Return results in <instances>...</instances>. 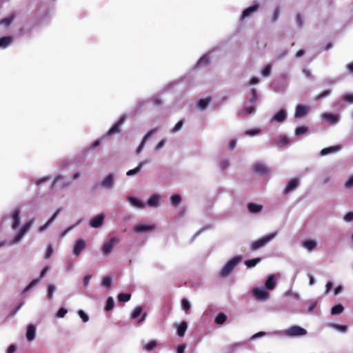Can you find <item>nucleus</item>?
I'll use <instances>...</instances> for the list:
<instances>
[{"label": "nucleus", "mask_w": 353, "mask_h": 353, "mask_svg": "<svg viewBox=\"0 0 353 353\" xmlns=\"http://www.w3.org/2000/svg\"><path fill=\"white\" fill-rule=\"evenodd\" d=\"M277 234V232H273L268 235L264 236L262 238L254 241L250 245L251 250H256L272 241Z\"/></svg>", "instance_id": "1"}, {"label": "nucleus", "mask_w": 353, "mask_h": 353, "mask_svg": "<svg viewBox=\"0 0 353 353\" xmlns=\"http://www.w3.org/2000/svg\"><path fill=\"white\" fill-rule=\"evenodd\" d=\"M241 260V258L240 256H236L230 260L221 270V276L225 277L229 275L234 269V268L239 264Z\"/></svg>", "instance_id": "2"}, {"label": "nucleus", "mask_w": 353, "mask_h": 353, "mask_svg": "<svg viewBox=\"0 0 353 353\" xmlns=\"http://www.w3.org/2000/svg\"><path fill=\"white\" fill-rule=\"evenodd\" d=\"M34 223V219H30L28 222H26L23 227L20 229L17 234L14 236V238L12 239V243H18L23 236L26 234V233L30 230L32 225Z\"/></svg>", "instance_id": "3"}, {"label": "nucleus", "mask_w": 353, "mask_h": 353, "mask_svg": "<svg viewBox=\"0 0 353 353\" xmlns=\"http://www.w3.org/2000/svg\"><path fill=\"white\" fill-rule=\"evenodd\" d=\"M306 333L307 332L304 328L297 325L292 326L286 330V334L290 336H303L305 335Z\"/></svg>", "instance_id": "4"}, {"label": "nucleus", "mask_w": 353, "mask_h": 353, "mask_svg": "<svg viewBox=\"0 0 353 353\" xmlns=\"http://www.w3.org/2000/svg\"><path fill=\"white\" fill-rule=\"evenodd\" d=\"M259 8V3H254L251 6L245 9L242 14L240 17V21H243L245 18L251 16L254 13L256 12Z\"/></svg>", "instance_id": "5"}, {"label": "nucleus", "mask_w": 353, "mask_h": 353, "mask_svg": "<svg viewBox=\"0 0 353 353\" xmlns=\"http://www.w3.org/2000/svg\"><path fill=\"white\" fill-rule=\"evenodd\" d=\"M85 248V241L83 239H78L74 245L73 254L76 256H78Z\"/></svg>", "instance_id": "6"}, {"label": "nucleus", "mask_w": 353, "mask_h": 353, "mask_svg": "<svg viewBox=\"0 0 353 353\" xmlns=\"http://www.w3.org/2000/svg\"><path fill=\"white\" fill-rule=\"evenodd\" d=\"M125 120V118L124 117H121L107 132V136L110 137L114 134L119 133L120 132V127L123 124Z\"/></svg>", "instance_id": "7"}, {"label": "nucleus", "mask_w": 353, "mask_h": 353, "mask_svg": "<svg viewBox=\"0 0 353 353\" xmlns=\"http://www.w3.org/2000/svg\"><path fill=\"white\" fill-rule=\"evenodd\" d=\"M252 292L255 298L259 300L265 301L269 297V293L263 288H254Z\"/></svg>", "instance_id": "8"}, {"label": "nucleus", "mask_w": 353, "mask_h": 353, "mask_svg": "<svg viewBox=\"0 0 353 353\" xmlns=\"http://www.w3.org/2000/svg\"><path fill=\"white\" fill-rule=\"evenodd\" d=\"M117 241H118L117 239H116L115 237H113V238L110 239L108 242H105L103 244V248H102L103 252L105 254H110L112 252L113 247L117 243Z\"/></svg>", "instance_id": "9"}, {"label": "nucleus", "mask_w": 353, "mask_h": 353, "mask_svg": "<svg viewBox=\"0 0 353 353\" xmlns=\"http://www.w3.org/2000/svg\"><path fill=\"white\" fill-rule=\"evenodd\" d=\"M299 181L297 179H291L284 188L283 192L288 194L290 192L294 191L298 187Z\"/></svg>", "instance_id": "10"}, {"label": "nucleus", "mask_w": 353, "mask_h": 353, "mask_svg": "<svg viewBox=\"0 0 353 353\" xmlns=\"http://www.w3.org/2000/svg\"><path fill=\"white\" fill-rule=\"evenodd\" d=\"M308 112H309V108L307 106L303 105L302 104H299L296 107L294 117L295 118L302 117L305 116V114H307Z\"/></svg>", "instance_id": "11"}, {"label": "nucleus", "mask_w": 353, "mask_h": 353, "mask_svg": "<svg viewBox=\"0 0 353 353\" xmlns=\"http://www.w3.org/2000/svg\"><path fill=\"white\" fill-rule=\"evenodd\" d=\"M156 227L154 225L139 224L134 227V231L140 233L154 230Z\"/></svg>", "instance_id": "12"}, {"label": "nucleus", "mask_w": 353, "mask_h": 353, "mask_svg": "<svg viewBox=\"0 0 353 353\" xmlns=\"http://www.w3.org/2000/svg\"><path fill=\"white\" fill-rule=\"evenodd\" d=\"M105 216L103 214H99L93 219H90V225L91 227L97 228L102 225Z\"/></svg>", "instance_id": "13"}, {"label": "nucleus", "mask_w": 353, "mask_h": 353, "mask_svg": "<svg viewBox=\"0 0 353 353\" xmlns=\"http://www.w3.org/2000/svg\"><path fill=\"white\" fill-rule=\"evenodd\" d=\"M253 171L256 174H267L268 173V169L267 167L261 163H256L252 166Z\"/></svg>", "instance_id": "14"}, {"label": "nucleus", "mask_w": 353, "mask_h": 353, "mask_svg": "<svg viewBox=\"0 0 353 353\" xmlns=\"http://www.w3.org/2000/svg\"><path fill=\"white\" fill-rule=\"evenodd\" d=\"M114 175L113 174H109L106 177L101 181V185L107 189L111 188L114 184Z\"/></svg>", "instance_id": "15"}, {"label": "nucleus", "mask_w": 353, "mask_h": 353, "mask_svg": "<svg viewBox=\"0 0 353 353\" xmlns=\"http://www.w3.org/2000/svg\"><path fill=\"white\" fill-rule=\"evenodd\" d=\"M20 210L19 209H17L15 210L12 214V228L13 230H15L17 229L19 225V223H20V218H19V216H20Z\"/></svg>", "instance_id": "16"}, {"label": "nucleus", "mask_w": 353, "mask_h": 353, "mask_svg": "<svg viewBox=\"0 0 353 353\" xmlns=\"http://www.w3.org/2000/svg\"><path fill=\"white\" fill-rule=\"evenodd\" d=\"M156 132H157V129H152V130H150L149 132H147V134L144 136L141 143H140V145L137 148V153H139V152H141V150H143V148L144 147L145 141L148 139V138L151 135H152L153 134H154Z\"/></svg>", "instance_id": "17"}, {"label": "nucleus", "mask_w": 353, "mask_h": 353, "mask_svg": "<svg viewBox=\"0 0 353 353\" xmlns=\"http://www.w3.org/2000/svg\"><path fill=\"white\" fill-rule=\"evenodd\" d=\"M287 117L286 111L284 109L280 110L272 118V120L277 122H283Z\"/></svg>", "instance_id": "18"}, {"label": "nucleus", "mask_w": 353, "mask_h": 353, "mask_svg": "<svg viewBox=\"0 0 353 353\" xmlns=\"http://www.w3.org/2000/svg\"><path fill=\"white\" fill-rule=\"evenodd\" d=\"M36 327L34 325L30 324L27 327L26 338L28 341L34 340L35 337Z\"/></svg>", "instance_id": "19"}, {"label": "nucleus", "mask_w": 353, "mask_h": 353, "mask_svg": "<svg viewBox=\"0 0 353 353\" xmlns=\"http://www.w3.org/2000/svg\"><path fill=\"white\" fill-rule=\"evenodd\" d=\"M147 163H148L147 160H144V161L140 162L135 168L128 170L126 174L128 176H132V175L137 174L138 172H139L141 171L143 166L145 164H146Z\"/></svg>", "instance_id": "20"}, {"label": "nucleus", "mask_w": 353, "mask_h": 353, "mask_svg": "<svg viewBox=\"0 0 353 353\" xmlns=\"http://www.w3.org/2000/svg\"><path fill=\"white\" fill-rule=\"evenodd\" d=\"M60 210H61L60 209H57L55 211V212L53 214L52 217L46 223V224H44L43 225L41 226L39 228V232H42L44 230H46L54 221V220L56 219V217L57 216V215L60 212Z\"/></svg>", "instance_id": "21"}, {"label": "nucleus", "mask_w": 353, "mask_h": 353, "mask_svg": "<svg viewBox=\"0 0 353 353\" xmlns=\"http://www.w3.org/2000/svg\"><path fill=\"white\" fill-rule=\"evenodd\" d=\"M12 37L10 36L3 37L0 38V48H6L12 42Z\"/></svg>", "instance_id": "22"}, {"label": "nucleus", "mask_w": 353, "mask_h": 353, "mask_svg": "<svg viewBox=\"0 0 353 353\" xmlns=\"http://www.w3.org/2000/svg\"><path fill=\"white\" fill-rule=\"evenodd\" d=\"M262 205L254 203H250L248 205V209L251 213H259L262 210Z\"/></svg>", "instance_id": "23"}, {"label": "nucleus", "mask_w": 353, "mask_h": 353, "mask_svg": "<svg viewBox=\"0 0 353 353\" xmlns=\"http://www.w3.org/2000/svg\"><path fill=\"white\" fill-rule=\"evenodd\" d=\"M276 285V279L274 275H270L268 276V279L265 281V286L268 290H272L275 287Z\"/></svg>", "instance_id": "24"}, {"label": "nucleus", "mask_w": 353, "mask_h": 353, "mask_svg": "<svg viewBox=\"0 0 353 353\" xmlns=\"http://www.w3.org/2000/svg\"><path fill=\"white\" fill-rule=\"evenodd\" d=\"M317 245V243L313 240H305L303 242V246L308 250L311 251Z\"/></svg>", "instance_id": "25"}, {"label": "nucleus", "mask_w": 353, "mask_h": 353, "mask_svg": "<svg viewBox=\"0 0 353 353\" xmlns=\"http://www.w3.org/2000/svg\"><path fill=\"white\" fill-rule=\"evenodd\" d=\"M226 320H227V316L224 313L220 312L216 316V318L214 319V322L217 325H221L223 323H225Z\"/></svg>", "instance_id": "26"}, {"label": "nucleus", "mask_w": 353, "mask_h": 353, "mask_svg": "<svg viewBox=\"0 0 353 353\" xmlns=\"http://www.w3.org/2000/svg\"><path fill=\"white\" fill-rule=\"evenodd\" d=\"M187 327H188V325H187V323L186 322L183 321V322H181L179 325L178 326V329H177V334L179 336H183L184 334H185V332L187 330Z\"/></svg>", "instance_id": "27"}, {"label": "nucleus", "mask_w": 353, "mask_h": 353, "mask_svg": "<svg viewBox=\"0 0 353 353\" xmlns=\"http://www.w3.org/2000/svg\"><path fill=\"white\" fill-rule=\"evenodd\" d=\"M339 150V147H337V146H332V147L325 148H323V150H321V154L322 156H325L330 153L337 152Z\"/></svg>", "instance_id": "28"}, {"label": "nucleus", "mask_w": 353, "mask_h": 353, "mask_svg": "<svg viewBox=\"0 0 353 353\" xmlns=\"http://www.w3.org/2000/svg\"><path fill=\"white\" fill-rule=\"evenodd\" d=\"M210 100H211L210 97L200 99L198 101V104H197L198 108L201 110L205 109L206 107L208 106V105L209 104Z\"/></svg>", "instance_id": "29"}, {"label": "nucleus", "mask_w": 353, "mask_h": 353, "mask_svg": "<svg viewBox=\"0 0 353 353\" xmlns=\"http://www.w3.org/2000/svg\"><path fill=\"white\" fill-rule=\"evenodd\" d=\"M343 307L341 304H338L332 307L331 310V314L332 315H338L343 312Z\"/></svg>", "instance_id": "30"}, {"label": "nucleus", "mask_w": 353, "mask_h": 353, "mask_svg": "<svg viewBox=\"0 0 353 353\" xmlns=\"http://www.w3.org/2000/svg\"><path fill=\"white\" fill-rule=\"evenodd\" d=\"M159 197L157 194H153L148 200V205L153 207L157 205L159 203Z\"/></svg>", "instance_id": "31"}, {"label": "nucleus", "mask_w": 353, "mask_h": 353, "mask_svg": "<svg viewBox=\"0 0 353 353\" xmlns=\"http://www.w3.org/2000/svg\"><path fill=\"white\" fill-rule=\"evenodd\" d=\"M323 118L330 123H336L338 121L337 116L332 113H326Z\"/></svg>", "instance_id": "32"}, {"label": "nucleus", "mask_w": 353, "mask_h": 353, "mask_svg": "<svg viewBox=\"0 0 353 353\" xmlns=\"http://www.w3.org/2000/svg\"><path fill=\"white\" fill-rule=\"evenodd\" d=\"M157 346V343L155 340L150 341L148 344L145 345L143 350L150 352Z\"/></svg>", "instance_id": "33"}, {"label": "nucleus", "mask_w": 353, "mask_h": 353, "mask_svg": "<svg viewBox=\"0 0 353 353\" xmlns=\"http://www.w3.org/2000/svg\"><path fill=\"white\" fill-rule=\"evenodd\" d=\"M260 261V258H255L245 261V264L247 265L248 268H253Z\"/></svg>", "instance_id": "34"}, {"label": "nucleus", "mask_w": 353, "mask_h": 353, "mask_svg": "<svg viewBox=\"0 0 353 353\" xmlns=\"http://www.w3.org/2000/svg\"><path fill=\"white\" fill-rule=\"evenodd\" d=\"M114 302L112 297L110 296L108 298L106 301V305L105 307V310L106 311L112 310L114 308Z\"/></svg>", "instance_id": "35"}, {"label": "nucleus", "mask_w": 353, "mask_h": 353, "mask_svg": "<svg viewBox=\"0 0 353 353\" xmlns=\"http://www.w3.org/2000/svg\"><path fill=\"white\" fill-rule=\"evenodd\" d=\"M171 203L174 206L178 205L181 201V197L179 194H174L170 197Z\"/></svg>", "instance_id": "36"}, {"label": "nucleus", "mask_w": 353, "mask_h": 353, "mask_svg": "<svg viewBox=\"0 0 353 353\" xmlns=\"http://www.w3.org/2000/svg\"><path fill=\"white\" fill-rule=\"evenodd\" d=\"M308 130L307 127L306 126H299L297 127L295 130V135L296 136H301L303 134H305Z\"/></svg>", "instance_id": "37"}, {"label": "nucleus", "mask_w": 353, "mask_h": 353, "mask_svg": "<svg viewBox=\"0 0 353 353\" xmlns=\"http://www.w3.org/2000/svg\"><path fill=\"white\" fill-rule=\"evenodd\" d=\"M130 298H131L130 294L120 293L118 295V300L120 302H127L130 299Z\"/></svg>", "instance_id": "38"}, {"label": "nucleus", "mask_w": 353, "mask_h": 353, "mask_svg": "<svg viewBox=\"0 0 353 353\" xmlns=\"http://www.w3.org/2000/svg\"><path fill=\"white\" fill-rule=\"evenodd\" d=\"M128 200L133 205L138 208H143V203L137 198H134L133 196H129Z\"/></svg>", "instance_id": "39"}, {"label": "nucleus", "mask_w": 353, "mask_h": 353, "mask_svg": "<svg viewBox=\"0 0 353 353\" xmlns=\"http://www.w3.org/2000/svg\"><path fill=\"white\" fill-rule=\"evenodd\" d=\"M14 18V15L12 14L10 17H6V18L1 19L0 23L4 24L6 26H8L12 22Z\"/></svg>", "instance_id": "40"}, {"label": "nucleus", "mask_w": 353, "mask_h": 353, "mask_svg": "<svg viewBox=\"0 0 353 353\" xmlns=\"http://www.w3.org/2000/svg\"><path fill=\"white\" fill-rule=\"evenodd\" d=\"M142 307L139 306L136 307L134 310H133V312L132 314V319H137L141 314L142 313Z\"/></svg>", "instance_id": "41"}, {"label": "nucleus", "mask_w": 353, "mask_h": 353, "mask_svg": "<svg viewBox=\"0 0 353 353\" xmlns=\"http://www.w3.org/2000/svg\"><path fill=\"white\" fill-rule=\"evenodd\" d=\"M102 285L105 287V288H110L112 285V279L110 276H105L103 279V281H102Z\"/></svg>", "instance_id": "42"}, {"label": "nucleus", "mask_w": 353, "mask_h": 353, "mask_svg": "<svg viewBox=\"0 0 353 353\" xmlns=\"http://www.w3.org/2000/svg\"><path fill=\"white\" fill-rule=\"evenodd\" d=\"M271 68L272 65L270 64H268L267 65H265L261 71L262 75L265 77L269 76L271 72Z\"/></svg>", "instance_id": "43"}, {"label": "nucleus", "mask_w": 353, "mask_h": 353, "mask_svg": "<svg viewBox=\"0 0 353 353\" xmlns=\"http://www.w3.org/2000/svg\"><path fill=\"white\" fill-rule=\"evenodd\" d=\"M181 305L184 310L188 311L190 309L191 305L188 299H183L181 301Z\"/></svg>", "instance_id": "44"}, {"label": "nucleus", "mask_w": 353, "mask_h": 353, "mask_svg": "<svg viewBox=\"0 0 353 353\" xmlns=\"http://www.w3.org/2000/svg\"><path fill=\"white\" fill-rule=\"evenodd\" d=\"M279 14H280V8H279V6H277L274 9V13H273V15L272 17V21L273 22L276 21L278 19Z\"/></svg>", "instance_id": "45"}, {"label": "nucleus", "mask_w": 353, "mask_h": 353, "mask_svg": "<svg viewBox=\"0 0 353 353\" xmlns=\"http://www.w3.org/2000/svg\"><path fill=\"white\" fill-rule=\"evenodd\" d=\"M331 93V90H324L323 92L319 93L316 99H323L324 97H327L328 95H330Z\"/></svg>", "instance_id": "46"}, {"label": "nucleus", "mask_w": 353, "mask_h": 353, "mask_svg": "<svg viewBox=\"0 0 353 353\" xmlns=\"http://www.w3.org/2000/svg\"><path fill=\"white\" fill-rule=\"evenodd\" d=\"M252 97L250 99V102L254 103L257 99V91L255 88L251 90Z\"/></svg>", "instance_id": "47"}, {"label": "nucleus", "mask_w": 353, "mask_h": 353, "mask_svg": "<svg viewBox=\"0 0 353 353\" xmlns=\"http://www.w3.org/2000/svg\"><path fill=\"white\" fill-rule=\"evenodd\" d=\"M55 288L53 285H49L48 287V298L51 299L54 292Z\"/></svg>", "instance_id": "48"}, {"label": "nucleus", "mask_w": 353, "mask_h": 353, "mask_svg": "<svg viewBox=\"0 0 353 353\" xmlns=\"http://www.w3.org/2000/svg\"><path fill=\"white\" fill-rule=\"evenodd\" d=\"M39 282V279H34L32 280L24 289L23 292L28 291L30 288L34 287L35 285H37Z\"/></svg>", "instance_id": "49"}, {"label": "nucleus", "mask_w": 353, "mask_h": 353, "mask_svg": "<svg viewBox=\"0 0 353 353\" xmlns=\"http://www.w3.org/2000/svg\"><path fill=\"white\" fill-rule=\"evenodd\" d=\"M255 112V108L254 106L245 107L243 110V113L245 114H250Z\"/></svg>", "instance_id": "50"}, {"label": "nucleus", "mask_w": 353, "mask_h": 353, "mask_svg": "<svg viewBox=\"0 0 353 353\" xmlns=\"http://www.w3.org/2000/svg\"><path fill=\"white\" fill-rule=\"evenodd\" d=\"M343 99L345 102L353 103V94H347L343 96Z\"/></svg>", "instance_id": "51"}, {"label": "nucleus", "mask_w": 353, "mask_h": 353, "mask_svg": "<svg viewBox=\"0 0 353 353\" xmlns=\"http://www.w3.org/2000/svg\"><path fill=\"white\" fill-rule=\"evenodd\" d=\"M67 312L68 311L66 309L61 307L58 310L57 315L58 317L63 318Z\"/></svg>", "instance_id": "52"}, {"label": "nucleus", "mask_w": 353, "mask_h": 353, "mask_svg": "<svg viewBox=\"0 0 353 353\" xmlns=\"http://www.w3.org/2000/svg\"><path fill=\"white\" fill-rule=\"evenodd\" d=\"M78 313L83 322H87L88 321V316L83 310H79Z\"/></svg>", "instance_id": "53"}, {"label": "nucleus", "mask_w": 353, "mask_h": 353, "mask_svg": "<svg viewBox=\"0 0 353 353\" xmlns=\"http://www.w3.org/2000/svg\"><path fill=\"white\" fill-rule=\"evenodd\" d=\"M183 125V123L182 121H178L177 123L172 128V131L173 132H176L179 131L182 128Z\"/></svg>", "instance_id": "54"}, {"label": "nucleus", "mask_w": 353, "mask_h": 353, "mask_svg": "<svg viewBox=\"0 0 353 353\" xmlns=\"http://www.w3.org/2000/svg\"><path fill=\"white\" fill-rule=\"evenodd\" d=\"M296 21L299 26L301 27L303 25V17L301 14L296 15Z\"/></svg>", "instance_id": "55"}, {"label": "nucleus", "mask_w": 353, "mask_h": 353, "mask_svg": "<svg viewBox=\"0 0 353 353\" xmlns=\"http://www.w3.org/2000/svg\"><path fill=\"white\" fill-rule=\"evenodd\" d=\"M52 252H53L52 247L50 245H49L46 250L45 259H49L50 257V256L52 255Z\"/></svg>", "instance_id": "56"}, {"label": "nucleus", "mask_w": 353, "mask_h": 353, "mask_svg": "<svg viewBox=\"0 0 353 353\" xmlns=\"http://www.w3.org/2000/svg\"><path fill=\"white\" fill-rule=\"evenodd\" d=\"M344 220L347 222H350V221H353V212H350L347 213L344 216Z\"/></svg>", "instance_id": "57"}, {"label": "nucleus", "mask_w": 353, "mask_h": 353, "mask_svg": "<svg viewBox=\"0 0 353 353\" xmlns=\"http://www.w3.org/2000/svg\"><path fill=\"white\" fill-rule=\"evenodd\" d=\"M219 165L222 170H225L229 165V161L227 159H223L220 161Z\"/></svg>", "instance_id": "58"}, {"label": "nucleus", "mask_w": 353, "mask_h": 353, "mask_svg": "<svg viewBox=\"0 0 353 353\" xmlns=\"http://www.w3.org/2000/svg\"><path fill=\"white\" fill-rule=\"evenodd\" d=\"M345 186L346 188H350L353 187V175L348 179L345 184Z\"/></svg>", "instance_id": "59"}, {"label": "nucleus", "mask_w": 353, "mask_h": 353, "mask_svg": "<svg viewBox=\"0 0 353 353\" xmlns=\"http://www.w3.org/2000/svg\"><path fill=\"white\" fill-rule=\"evenodd\" d=\"M260 130H258V129H252V130H248L245 132V134L247 135H250V136H253V135H255L257 133H259Z\"/></svg>", "instance_id": "60"}, {"label": "nucleus", "mask_w": 353, "mask_h": 353, "mask_svg": "<svg viewBox=\"0 0 353 353\" xmlns=\"http://www.w3.org/2000/svg\"><path fill=\"white\" fill-rule=\"evenodd\" d=\"M289 141V139L285 136H283L280 138V142L283 145L288 144Z\"/></svg>", "instance_id": "61"}, {"label": "nucleus", "mask_w": 353, "mask_h": 353, "mask_svg": "<svg viewBox=\"0 0 353 353\" xmlns=\"http://www.w3.org/2000/svg\"><path fill=\"white\" fill-rule=\"evenodd\" d=\"M185 349V345L182 344L176 347V353H183Z\"/></svg>", "instance_id": "62"}, {"label": "nucleus", "mask_w": 353, "mask_h": 353, "mask_svg": "<svg viewBox=\"0 0 353 353\" xmlns=\"http://www.w3.org/2000/svg\"><path fill=\"white\" fill-rule=\"evenodd\" d=\"M288 50H283L281 52H279L277 55L278 59H283L287 54H288Z\"/></svg>", "instance_id": "63"}, {"label": "nucleus", "mask_w": 353, "mask_h": 353, "mask_svg": "<svg viewBox=\"0 0 353 353\" xmlns=\"http://www.w3.org/2000/svg\"><path fill=\"white\" fill-rule=\"evenodd\" d=\"M209 61H210L209 57L208 56H204L199 59V63L200 64H201L205 62L206 64H208L209 63Z\"/></svg>", "instance_id": "64"}]
</instances>
